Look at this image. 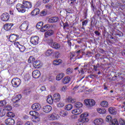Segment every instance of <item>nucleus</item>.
Masks as SVG:
<instances>
[{
    "mask_svg": "<svg viewBox=\"0 0 125 125\" xmlns=\"http://www.w3.org/2000/svg\"><path fill=\"white\" fill-rule=\"evenodd\" d=\"M17 0H6L8 4H13Z\"/></svg>",
    "mask_w": 125,
    "mask_h": 125,
    "instance_id": "45",
    "label": "nucleus"
},
{
    "mask_svg": "<svg viewBox=\"0 0 125 125\" xmlns=\"http://www.w3.org/2000/svg\"><path fill=\"white\" fill-rule=\"evenodd\" d=\"M71 119L72 120H76V119H78V116L76 115H72L70 117Z\"/></svg>",
    "mask_w": 125,
    "mask_h": 125,
    "instance_id": "55",
    "label": "nucleus"
},
{
    "mask_svg": "<svg viewBox=\"0 0 125 125\" xmlns=\"http://www.w3.org/2000/svg\"><path fill=\"white\" fill-rule=\"evenodd\" d=\"M38 14H40V9L39 8L35 9L31 12V15H32V16H36V15H38Z\"/></svg>",
    "mask_w": 125,
    "mask_h": 125,
    "instance_id": "24",
    "label": "nucleus"
},
{
    "mask_svg": "<svg viewBox=\"0 0 125 125\" xmlns=\"http://www.w3.org/2000/svg\"><path fill=\"white\" fill-rule=\"evenodd\" d=\"M45 31H46V30H45V29L44 28H43V26L41 28V32H45Z\"/></svg>",
    "mask_w": 125,
    "mask_h": 125,
    "instance_id": "63",
    "label": "nucleus"
},
{
    "mask_svg": "<svg viewBox=\"0 0 125 125\" xmlns=\"http://www.w3.org/2000/svg\"><path fill=\"white\" fill-rule=\"evenodd\" d=\"M22 98V95L21 94H19L15 95L12 99V102L13 103H17Z\"/></svg>",
    "mask_w": 125,
    "mask_h": 125,
    "instance_id": "15",
    "label": "nucleus"
},
{
    "mask_svg": "<svg viewBox=\"0 0 125 125\" xmlns=\"http://www.w3.org/2000/svg\"><path fill=\"white\" fill-rule=\"evenodd\" d=\"M53 99L54 100V102H59L60 101V99H61V96H60V94L59 93H55L53 95Z\"/></svg>",
    "mask_w": 125,
    "mask_h": 125,
    "instance_id": "12",
    "label": "nucleus"
},
{
    "mask_svg": "<svg viewBox=\"0 0 125 125\" xmlns=\"http://www.w3.org/2000/svg\"><path fill=\"white\" fill-rule=\"evenodd\" d=\"M62 63V60L60 59L55 60L53 61V64L55 65H60Z\"/></svg>",
    "mask_w": 125,
    "mask_h": 125,
    "instance_id": "32",
    "label": "nucleus"
},
{
    "mask_svg": "<svg viewBox=\"0 0 125 125\" xmlns=\"http://www.w3.org/2000/svg\"><path fill=\"white\" fill-rule=\"evenodd\" d=\"M41 121L40 117L37 116L33 117V122L34 123H39Z\"/></svg>",
    "mask_w": 125,
    "mask_h": 125,
    "instance_id": "36",
    "label": "nucleus"
},
{
    "mask_svg": "<svg viewBox=\"0 0 125 125\" xmlns=\"http://www.w3.org/2000/svg\"><path fill=\"white\" fill-rule=\"evenodd\" d=\"M24 125H33V123L31 121H27L25 123Z\"/></svg>",
    "mask_w": 125,
    "mask_h": 125,
    "instance_id": "58",
    "label": "nucleus"
},
{
    "mask_svg": "<svg viewBox=\"0 0 125 125\" xmlns=\"http://www.w3.org/2000/svg\"><path fill=\"white\" fill-rule=\"evenodd\" d=\"M14 45H15L16 47H18L19 48V46L21 45V44L19 43V42H14Z\"/></svg>",
    "mask_w": 125,
    "mask_h": 125,
    "instance_id": "54",
    "label": "nucleus"
},
{
    "mask_svg": "<svg viewBox=\"0 0 125 125\" xmlns=\"http://www.w3.org/2000/svg\"><path fill=\"white\" fill-rule=\"evenodd\" d=\"M59 118V115L56 113H52L48 116V119L49 121H56V120H58Z\"/></svg>",
    "mask_w": 125,
    "mask_h": 125,
    "instance_id": "8",
    "label": "nucleus"
},
{
    "mask_svg": "<svg viewBox=\"0 0 125 125\" xmlns=\"http://www.w3.org/2000/svg\"><path fill=\"white\" fill-rule=\"evenodd\" d=\"M4 110H5V112H6V111H11V110H12V107L10 105H7L5 107Z\"/></svg>",
    "mask_w": 125,
    "mask_h": 125,
    "instance_id": "49",
    "label": "nucleus"
},
{
    "mask_svg": "<svg viewBox=\"0 0 125 125\" xmlns=\"http://www.w3.org/2000/svg\"><path fill=\"white\" fill-rule=\"evenodd\" d=\"M7 117H9L10 118H13L15 116L14 113L12 112H8L7 113Z\"/></svg>",
    "mask_w": 125,
    "mask_h": 125,
    "instance_id": "43",
    "label": "nucleus"
},
{
    "mask_svg": "<svg viewBox=\"0 0 125 125\" xmlns=\"http://www.w3.org/2000/svg\"><path fill=\"white\" fill-rule=\"evenodd\" d=\"M71 81V78L69 77H65L62 80V83L64 84H66V83H69V82Z\"/></svg>",
    "mask_w": 125,
    "mask_h": 125,
    "instance_id": "29",
    "label": "nucleus"
},
{
    "mask_svg": "<svg viewBox=\"0 0 125 125\" xmlns=\"http://www.w3.org/2000/svg\"><path fill=\"white\" fill-rule=\"evenodd\" d=\"M22 4L26 9H29V8H32V3L29 1H23Z\"/></svg>",
    "mask_w": 125,
    "mask_h": 125,
    "instance_id": "10",
    "label": "nucleus"
},
{
    "mask_svg": "<svg viewBox=\"0 0 125 125\" xmlns=\"http://www.w3.org/2000/svg\"><path fill=\"white\" fill-rule=\"evenodd\" d=\"M29 28V21H24L20 26V29L21 31H27Z\"/></svg>",
    "mask_w": 125,
    "mask_h": 125,
    "instance_id": "3",
    "label": "nucleus"
},
{
    "mask_svg": "<svg viewBox=\"0 0 125 125\" xmlns=\"http://www.w3.org/2000/svg\"><path fill=\"white\" fill-rule=\"evenodd\" d=\"M74 106H75L76 108H82V107H83V103L76 102L74 104Z\"/></svg>",
    "mask_w": 125,
    "mask_h": 125,
    "instance_id": "34",
    "label": "nucleus"
},
{
    "mask_svg": "<svg viewBox=\"0 0 125 125\" xmlns=\"http://www.w3.org/2000/svg\"><path fill=\"white\" fill-rule=\"evenodd\" d=\"M30 115L33 117H36V116H39V113L35 111H31L29 112Z\"/></svg>",
    "mask_w": 125,
    "mask_h": 125,
    "instance_id": "38",
    "label": "nucleus"
},
{
    "mask_svg": "<svg viewBox=\"0 0 125 125\" xmlns=\"http://www.w3.org/2000/svg\"><path fill=\"white\" fill-rule=\"evenodd\" d=\"M95 125H102L104 124V120L101 118L96 119L93 121Z\"/></svg>",
    "mask_w": 125,
    "mask_h": 125,
    "instance_id": "9",
    "label": "nucleus"
},
{
    "mask_svg": "<svg viewBox=\"0 0 125 125\" xmlns=\"http://www.w3.org/2000/svg\"><path fill=\"white\" fill-rule=\"evenodd\" d=\"M41 16H45V15H46V12L45 11H42L40 13Z\"/></svg>",
    "mask_w": 125,
    "mask_h": 125,
    "instance_id": "53",
    "label": "nucleus"
},
{
    "mask_svg": "<svg viewBox=\"0 0 125 125\" xmlns=\"http://www.w3.org/2000/svg\"><path fill=\"white\" fill-rule=\"evenodd\" d=\"M119 124L120 125H125V120L122 118L119 119Z\"/></svg>",
    "mask_w": 125,
    "mask_h": 125,
    "instance_id": "47",
    "label": "nucleus"
},
{
    "mask_svg": "<svg viewBox=\"0 0 125 125\" xmlns=\"http://www.w3.org/2000/svg\"><path fill=\"white\" fill-rule=\"evenodd\" d=\"M42 26H43V22L42 21L39 22L36 25L37 29L40 30V29H42Z\"/></svg>",
    "mask_w": 125,
    "mask_h": 125,
    "instance_id": "33",
    "label": "nucleus"
},
{
    "mask_svg": "<svg viewBox=\"0 0 125 125\" xmlns=\"http://www.w3.org/2000/svg\"><path fill=\"white\" fill-rule=\"evenodd\" d=\"M21 52H24L25 51V46H24L23 45H20L19 47Z\"/></svg>",
    "mask_w": 125,
    "mask_h": 125,
    "instance_id": "46",
    "label": "nucleus"
},
{
    "mask_svg": "<svg viewBox=\"0 0 125 125\" xmlns=\"http://www.w3.org/2000/svg\"><path fill=\"white\" fill-rule=\"evenodd\" d=\"M5 124H6V125H14L15 121L12 118H8L5 120Z\"/></svg>",
    "mask_w": 125,
    "mask_h": 125,
    "instance_id": "16",
    "label": "nucleus"
},
{
    "mask_svg": "<svg viewBox=\"0 0 125 125\" xmlns=\"http://www.w3.org/2000/svg\"><path fill=\"white\" fill-rule=\"evenodd\" d=\"M31 108L34 111H40L42 108V106L39 103H35L32 105Z\"/></svg>",
    "mask_w": 125,
    "mask_h": 125,
    "instance_id": "13",
    "label": "nucleus"
},
{
    "mask_svg": "<svg viewBox=\"0 0 125 125\" xmlns=\"http://www.w3.org/2000/svg\"><path fill=\"white\" fill-rule=\"evenodd\" d=\"M13 26V23H8L4 25L3 28L5 30V31H9V30L11 29V28H12Z\"/></svg>",
    "mask_w": 125,
    "mask_h": 125,
    "instance_id": "18",
    "label": "nucleus"
},
{
    "mask_svg": "<svg viewBox=\"0 0 125 125\" xmlns=\"http://www.w3.org/2000/svg\"><path fill=\"white\" fill-rule=\"evenodd\" d=\"M33 65L34 68H40V67H42V64L40 61H35Z\"/></svg>",
    "mask_w": 125,
    "mask_h": 125,
    "instance_id": "20",
    "label": "nucleus"
},
{
    "mask_svg": "<svg viewBox=\"0 0 125 125\" xmlns=\"http://www.w3.org/2000/svg\"><path fill=\"white\" fill-rule=\"evenodd\" d=\"M51 26L50 25L47 24L44 25L43 26V28H44V29H45V30L46 31V30H48V29H49V28H50Z\"/></svg>",
    "mask_w": 125,
    "mask_h": 125,
    "instance_id": "51",
    "label": "nucleus"
},
{
    "mask_svg": "<svg viewBox=\"0 0 125 125\" xmlns=\"http://www.w3.org/2000/svg\"><path fill=\"white\" fill-rule=\"evenodd\" d=\"M47 43L51 47H52V48H54L55 49H58L60 48L61 46L60 44L56 42H53V39H48L47 40Z\"/></svg>",
    "mask_w": 125,
    "mask_h": 125,
    "instance_id": "1",
    "label": "nucleus"
},
{
    "mask_svg": "<svg viewBox=\"0 0 125 125\" xmlns=\"http://www.w3.org/2000/svg\"><path fill=\"white\" fill-rule=\"evenodd\" d=\"M6 104V101L5 100L0 101V106L2 107Z\"/></svg>",
    "mask_w": 125,
    "mask_h": 125,
    "instance_id": "48",
    "label": "nucleus"
},
{
    "mask_svg": "<svg viewBox=\"0 0 125 125\" xmlns=\"http://www.w3.org/2000/svg\"><path fill=\"white\" fill-rule=\"evenodd\" d=\"M83 113V109L81 108H75L72 110V113L73 115H80Z\"/></svg>",
    "mask_w": 125,
    "mask_h": 125,
    "instance_id": "17",
    "label": "nucleus"
},
{
    "mask_svg": "<svg viewBox=\"0 0 125 125\" xmlns=\"http://www.w3.org/2000/svg\"><path fill=\"white\" fill-rule=\"evenodd\" d=\"M67 101L69 103H75V102H76V100L74 98H73L71 97H68L67 99Z\"/></svg>",
    "mask_w": 125,
    "mask_h": 125,
    "instance_id": "37",
    "label": "nucleus"
},
{
    "mask_svg": "<svg viewBox=\"0 0 125 125\" xmlns=\"http://www.w3.org/2000/svg\"><path fill=\"white\" fill-rule=\"evenodd\" d=\"M35 61L36 59L32 56H30L28 59V63H33V64H34V62Z\"/></svg>",
    "mask_w": 125,
    "mask_h": 125,
    "instance_id": "39",
    "label": "nucleus"
},
{
    "mask_svg": "<svg viewBox=\"0 0 125 125\" xmlns=\"http://www.w3.org/2000/svg\"><path fill=\"white\" fill-rule=\"evenodd\" d=\"M53 98H52V96L51 95L48 96L47 98V102L49 104H52L53 103Z\"/></svg>",
    "mask_w": 125,
    "mask_h": 125,
    "instance_id": "27",
    "label": "nucleus"
},
{
    "mask_svg": "<svg viewBox=\"0 0 125 125\" xmlns=\"http://www.w3.org/2000/svg\"><path fill=\"white\" fill-rule=\"evenodd\" d=\"M66 90H67V86H63L62 88V91L65 92V91H66Z\"/></svg>",
    "mask_w": 125,
    "mask_h": 125,
    "instance_id": "59",
    "label": "nucleus"
},
{
    "mask_svg": "<svg viewBox=\"0 0 125 125\" xmlns=\"http://www.w3.org/2000/svg\"><path fill=\"white\" fill-rule=\"evenodd\" d=\"M5 110L4 109H0V117H3L5 115Z\"/></svg>",
    "mask_w": 125,
    "mask_h": 125,
    "instance_id": "44",
    "label": "nucleus"
},
{
    "mask_svg": "<svg viewBox=\"0 0 125 125\" xmlns=\"http://www.w3.org/2000/svg\"><path fill=\"white\" fill-rule=\"evenodd\" d=\"M108 112L110 114H111V115H116L117 114V110L114 107H109L108 108Z\"/></svg>",
    "mask_w": 125,
    "mask_h": 125,
    "instance_id": "22",
    "label": "nucleus"
},
{
    "mask_svg": "<svg viewBox=\"0 0 125 125\" xmlns=\"http://www.w3.org/2000/svg\"><path fill=\"white\" fill-rule=\"evenodd\" d=\"M110 125H119V122L117 121V119H113L110 122Z\"/></svg>",
    "mask_w": 125,
    "mask_h": 125,
    "instance_id": "35",
    "label": "nucleus"
},
{
    "mask_svg": "<svg viewBox=\"0 0 125 125\" xmlns=\"http://www.w3.org/2000/svg\"><path fill=\"white\" fill-rule=\"evenodd\" d=\"M101 106L104 108H108L109 107V104L106 101H104L101 102Z\"/></svg>",
    "mask_w": 125,
    "mask_h": 125,
    "instance_id": "25",
    "label": "nucleus"
},
{
    "mask_svg": "<svg viewBox=\"0 0 125 125\" xmlns=\"http://www.w3.org/2000/svg\"><path fill=\"white\" fill-rule=\"evenodd\" d=\"M53 53V50L48 49L47 51H46L45 53V55L46 56H51V55H52Z\"/></svg>",
    "mask_w": 125,
    "mask_h": 125,
    "instance_id": "30",
    "label": "nucleus"
},
{
    "mask_svg": "<svg viewBox=\"0 0 125 125\" xmlns=\"http://www.w3.org/2000/svg\"><path fill=\"white\" fill-rule=\"evenodd\" d=\"M112 120H113V118H112V116L110 115L106 116L105 119V121L107 123H111Z\"/></svg>",
    "mask_w": 125,
    "mask_h": 125,
    "instance_id": "41",
    "label": "nucleus"
},
{
    "mask_svg": "<svg viewBox=\"0 0 125 125\" xmlns=\"http://www.w3.org/2000/svg\"><path fill=\"white\" fill-rule=\"evenodd\" d=\"M59 20V19L57 17H54L50 18L48 20L49 23H55Z\"/></svg>",
    "mask_w": 125,
    "mask_h": 125,
    "instance_id": "21",
    "label": "nucleus"
},
{
    "mask_svg": "<svg viewBox=\"0 0 125 125\" xmlns=\"http://www.w3.org/2000/svg\"><path fill=\"white\" fill-rule=\"evenodd\" d=\"M45 7L47 9H49L51 8V6H50V5H49V4H47L45 6Z\"/></svg>",
    "mask_w": 125,
    "mask_h": 125,
    "instance_id": "61",
    "label": "nucleus"
},
{
    "mask_svg": "<svg viewBox=\"0 0 125 125\" xmlns=\"http://www.w3.org/2000/svg\"><path fill=\"white\" fill-rule=\"evenodd\" d=\"M10 16L9 14L5 12L0 16V19L3 22H6L9 20Z\"/></svg>",
    "mask_w": 125,
    "mask_h": 125,
    "instance_id": "7",
    "label": "nucleus"
},
{
    "mask_svg": "<svg viewBox=\"0 0 125 125\" xmlns=\"http://www.w3.org/2000/svg\"><path fill=\"white\" fill-rule=\"evenodd\" d=\"M55 55L57 58H58L59 56H60V53H59V52H56Z\"/></svg>",
    "mask_w": 125,
    "mask_h": 125,
    "instance_id": "64",
    "label": "nucleus"
},
{
    "mask_svg": "<svg viewBox=\"0 0 125 125\" xmlns=\"http://www.w3.org/2000/svg\"><path fill=\"white\" fill-rule=\"evenodd\" d=\"M64 105H65L64 103L61 102L57 104V107H59V108H62V107H64Z\"/></svg>",
    "mask_w": 125,
    "mask_h": 125,
    "instance_id": "50",
    "label": "nucleus"
},
{
    "mask_svg": "<svg viewBox=\"0 0 125 125\" xmlns=\"http://www.w3.org/2000/svg\"><path fill=\"white\" fill-rule=\"evenodd\" d=\"M67 27H69V24L67 22H66L65 23H64L63 24V28L66 29V28H67Z\"/></svg>",
    "mask_w": 125,
    "mask_h": 125,
    "instance_id": "57",
    "label": "nucleus"
},
{
    "mask_svg": "<svg viewBox=\"0 0 125 125\" xmlns=\"http://www.w3.org/2000/svg\"><path fill=\"white\" fill-rule=\"evenodd\" d=\"M11 83L13 87H18L21 84V80L18 78H13L11 81Z\"/></svg>",
    "mask_w": 125,
    "mask_h": 125,
    "instance_id": "2",
    "label": "nucleus"
},
{
    "mask_svg": "<svg viewBox=\"0 0 125 125\" xmlns=\"http://www.w3.org/2000/svg\"><path fill=\"white\" fill-rule=\"evenodd\" d=\"M16 8L18 11L21 12V13H24L26 12V9H25V7H24V5H23V4H17L16 5Z\"/></svg>",
    "mask_w": 125,
    "mask_h": 125,
    "instance_id": "6",
    "label": "nucleus"
},
{
    "mask_svg": "<svg viewBox=\"0 0 125 125\" xmlns=\"http://www.w3.org/2000/svg\"><path fill=\"white\" fill-rule=\"evenodd\" d=\"M23 123L21 121H18L17 123V125H22Z\"/></svg>",
    "mask_w": 125,
    "mask_h": 125,
    "instance_id": "62",
    "label": "nucleus"
},
{
    "mask_svg": "<svg viewBox=\"0 0 125 125\" xmlns=\"http://www.w3.org/2000/svg\"><path fill=\"white\" fill-rule=\"evenodd\" d=\"M65 76V74L63 73H61L57 75L56 77V80L57 81H60L61 80H62L63 78H64V76Z\"/></svg>",
    "mask_w": 125,
    "mask_h": 125,
    "instance_id": "26",
    "label": "nucleus"
},
{
    "mask_svg": "<svg viewBox=\"0 0 125 125\" xmlns=\"http://www.w3.org/2000/svg\"><path fill=\"white\" fill-rule=\"evenodd\" d=\"M24 94H26V95H29L30 93H31V91L29 90H25L24 91Z\"/></svg>",
    "mask_w": 125,
    "mask_h": 125,
    "instance_id": "52",
    "label": "nucleus"
},
{
    "mask_svg": "<svg viewBox=\"0 0 125 125\" xmlns=\"http://www.w3.org/2000/svg\"><path fill=\"white\" fill-rule=\"evenodd\" d=\"M32 76L34 79H39L41 77V71L39 70H34L32 72Z\"/></svg>",
    "mask_w": 125,
    "mask_h": 125,
    "instance_id": "14",
    "label": "nucleus"
},
{
    "mask_svg": "<svg viewBox=\"0 0 125 125\" xmlns=\"http://www.w3.org/2000/svg\"><path fill=\"white\" fill-rule=\"evenodd\" d=\"M97 112L101 115H104L106 114V109L102 108H98L97 109Z\"/></svg>",
    "mask_w": 125,
    "mask_h": 125,
    "instance_id": "23",
    "label": "nucleus"
},
{
    "mask_svg": "<svg viewBox=\"0 0 125 125\" xmlns=\"http://www.w3.org/2000/svg\"><path fill=\"white\" fill-rule=\"evenodd\" d=\"M60 116L63 117V118L68 116V112L66 111L61 110L60 111Z\"/></svg>",
    "mask_w": 125,
    "mask_h": 125,
    "instance_id": "31",
    "label": "nucleus"
},
{
    "mask_svg": "<svg viewBox=\"0 0 125 125\" xmlns=\"http://www.w3.org/2000/svg\"><path fill=\"white\" fill-rule=\"evenodd\" d=\"M19 38V35H18L11 34L9 37V41L11 42H14L18 40Z\"/></svg>",
    "mask_w": 125,
    "mask_h": 125,
    "instance_id": "11",
    "label": "nucleus"
},
{
    "mask_svg": "<svg viewBox=\"0 0 125 125\" xmlns=\"http://www.w3.org/2000/svg\"><path fill=\"white\" fill-rule=\"evenodd\" d=\"M52 110V107L50 105H45L43 107V111L45 113H49Z\"/></svg>",
    "mask_w": 125,
    "mask_h": 125,
    "instance_id": "19",
    "label": "nucleus"
},
{
    "mask_svg": "<svg viewBox=\"0 0 125 125\" xmlns=\"http://www.w3.org/2000/svg\"><path fill=\"white\" fill-rule=\"evenodd\" d=\"M87 24V21L86 20L83 21L82 22L83 26H86Z\"/></svg>",
    "mask_w": 125,
    "mask_h": 125,
    "instance_id": "60",
    "label": "nucleus"
},
{
    "mask_svg": "<svg viewBox=\"0 0 125 125\" xmlns=\"http://www.w3.org/2000/svg\"><path fill=\"white\" fill-rule=\"evenodd\" d=\"M51 125H61V124L58 122H52L51 123Z\"/></svg>",
    "mask_w": 125,
    "mask_h": 125,
    "instance_id": "56",
    "label": "nucleus"
},
{
    "mask_svg": "<svg viewBox=\"0 0 125 125\" xmlns=\"http://www.w3.org/2000/svg\"><path fill=\"white\" fill-rule=\"evenodd\" d=\"M53 30H49L45 33V37L47 38L49 37V36H52L53 35Z\"/></svg>",
    "mask_w": 125,
    "mask_h": 125,
    "instance_id": "28",
    "label": "nucleus"
},
{
    "mask_svg": "<svg viewBox=\"0 0 125 125\" xmlns=\"http://www.w3.org/2000/svg\"><path fill=\"white\" fill-rule=\"evenodd\" d=\"M73 108V105L72 104H67L65 106V110L66 111H70V110H72Z\"/></svg>",
    "mask_w": 125,
    "mask_h": 125,
    "instance_id": "42",
    "label": "nucleus"
},
{
    "mask_svg": "<svg viewBox=\"0 0 125 125\" xmlns=\"http://www.w3.org/2000/svg\"><path fill=\"white\" fill-rule=\"evenodd\" d=\"M40 41V38L37 36H32L30 39V42L33 45H37V44H39V41Z\"/></svg>",
    "mask_w": 125,
    "mask_h": 125,
    "instance_id": "5",
    "label": "nucleus"
},
{
    "mask_svg": "<svg viewBox=\"0 0 125 125\" xmlns=\"http://www.w3.org/2000/svg\"><path fill=\"white\" fill-rule=\"evenodd\" d=\"M84 103L87 107H92V106L95 105V101L91 99H85L84 100Z\"/></svg>",
    "mask_w": 125,
    "mask_h": 125,
    "instance_id": "4",
    "label": "nucleus"
},
{
    "mask_svg": "<svg viewBox=\"0 0 125 125\" xmlns=\"http://www.w3.org/2000/svg\"><path fill=\"white\" fill-rule=\"evenodd\" d=\"M73 73V69H71V68H68L66 70H65V73L67 75H71Z\"/></svg>",
    "mask_w": 125,
    "mask_h": 125,
    "instance_id": "40",
    "label": "nucleus"
}]
</instances>
